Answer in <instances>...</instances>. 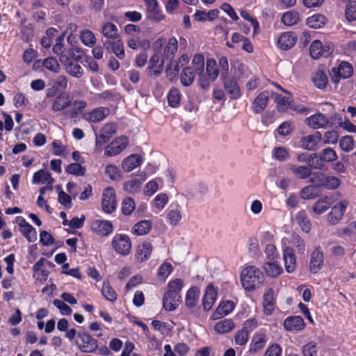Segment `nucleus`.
Wrapping results in <instances>:
<instances>
[{"instance_id": "1", "label": "nucleus", "mask_w": 356, "mask_h": 356, "mask_svg": "<svg viewBox=\"0 0 356 356\" xmlns=\"http://www.w3.org/2000/svg\"><path fill=\"white\" fill-rule=\"evenodd\" d=\"M264 276L254 266H246L241 272V281L245 290L252 291L264 282Z\"/></svg>"}, {"instance_id": "2", "label": "nucleus", "mask_w": 356, "mask_h": 356, "mask_svg": "<svg viewBox=\"0 0 356 356\" xmlns=\"http://www.w3.org/2000/svg\"><path fill=\"white\" fill-rule=\"evenodd\" d=\"M348 205L349 201L346 199L337 202L326 216L327 223L332 226L337 225L343 219Z\"/></svg>"}, {"instance_id": "3", "label": "nucleus", "mask_w": 356, "mask_h": 356, "mask_svg": "<svg viewBox=\"0 0 356 356\" xmlns=\"http://www.w3.org/2000/svg\"><path fill=\"white\" fill-rule=\"evenodd\" d=\"M76 345L83 353H92L98 348V341L86 332H79L77 334Z\"/></svg>"}, {"instance_id": "4", "label": "nucleus", "mask_w": 356, "mask_h": 356, "mask_svg": "<svg viewBox=\"0 0 356 356\" xmlns=\"http://www.w3.org/2000/svg\"><path fill=\"white\" fill-rule=\"evenodd\" d=\"M111 245L115 251L120 255L127 256L131 252V242L130 238L127 234H115L112 239Z\"/></svg>"}, {"instance_id": "5", "label": "nucleus", "mask_w": 356, "mask_h": 356, "mask_svg": "<svg viewBox=\"0 0 356 356\" xmlns=\"http://www.w3.org/2000/svg\"><path fill=\"white\" fill-rule=\"evenodd\" d=\"M353 74V67L352 65L346 61H342L337 67L332 69L330 73L331 81L334 83H338L341 79H348Z\"/></svg>"}, {"instance_id": "6", "label": "nucleus", "mask_w": 356, "mask_h": 356, "mask_svg": "<svg viewBox=\"0 0 356 356\" xmlns=\"http://www.w3.org/2000/svg\"><path fill=\"white\" fill-rule=\"evenodd\" d=\"M314 184L322 186L327 190H334L340 185V180L334 176H327L322 173H316L312 178Z\"/></svg>"}, {"instance_id": "7", "label": "nucleus", "mask_w": 356, "mask_h": 356, "mask_svg": "<svg viewBox=\"0 0 356 356\" xmlns=\"http://www.w3.org/2000/svg\"><path fill=\"white\" fill-rule=\"evenodd\" d=\"M102 206L103 211L106 213H113L117 206L115 192L111 187L106 188L102 194Z\"/></svg>"}, {"instance_id": "8", "label": "nucleus", "mask_w": 356, "mask_h": 356, "mask_svg": "<svg viewBox=\"0 0 356 356\" xmlns=\"http://www.w3.org/2000/svg\"><path fill=\"white\" fill-rule=\"evenodd\" d=\"M331 118L323 113H317L305 119V123L314 129H325L332 124Z\"/></svg>"}, {"instance_id": "9", "label": "nucleus", "mask_w": 356, "mask_h": 356, "mask_svg": "<svg viewBox=\"0 0 356 356\" xmlns=\"http://www.w3.org/2000/svg\"><path fill=\"white\" fill-rule=\"evenodd\" d=\"M129 139L127 137H118L106 147L104 154L108 156H115L123 151L127 147Z\"/></svg>"}, {"instance_id": "10", "label": "nucleus", "mask_w": 356, "mask_h": 356, "mask_svg": "<svg viewBox=\"0 0 356 356\" xmlns=\"http://www.w3.org/2000/svg\"><path fill=\"white\" fill-rule=\"evenodd\" d=\"M324 261L323 252L319 245L314 248L310 254L309 268L312 273H318L323 267Z\"/></svg>"}, {"instance_id": "11", "label": "nucleus", "mask_w": 356, "mask_h": 356, "mask_svg": "<svg viewBox=\"0 0 356 356\" xmlns=\"http://www.w3.org/2000/svg\"><path fill=\"white\" fill-rule=\"evenodd\" d=\"M322 139V135L319 131H315L312 134L302 137L300 141V146L304 149L315 151L318 145Z\"/></svg>"}, {"instance_id": "12", "label": "nucleus", "mask_w": 356, "mask_h": 356, "mask_svg": "<svg viewBox=\"0 0 356 356\" xmlns=\"http://www.w3.org/2000/svg\"><path fill=\"white\" fill-rule=\"evenodd\" d=\"M91 229L97 235L104 236L113 232V227L108 220L97 219L91 222Z\"/></svg>"}, {"instance_id": "13", "label": "nucleus", "mask_w": 356, "mask_h": 356, "mask_svg": "<svg viewBox=\"0 0 356 356\" xmlns=\"http://www.w3.org/2000/svg\"><path fill=\"white\" fill-rule=\"evenodd\" d=\"M217 296V288H215L212 284H208L202 298V306L205 311H209L212 308L216 300Z\"/></svg>"}, {"instance_id": "14", "label": "nucleus", "mask_w": 356, "mask_h": 356, "mask_svg": "<svg viewBox=\"0 0 356 356\" xmlns=\"http://www.w3.org/2000/svg\"><path fill=\"white\" fill-rule=\"evenodd\" d=\"M284 329L288 332H296L302 330L305 323L302 317L299 316H291L287 317L283 323Z\"/></svg>"}, {"instance_id": "15", "label": "nucleus", "mask_w": 356, "mask_h": 356, "mask_svg": "<svg viewBox=\"0 0 356 356\" xmlns=\"http://www.w3.org/2000/svg\"><path fill=\"white\" fill-rule=\"evenodd\" d=\"M270 92L264 90L261 92L254 99L252 104V109L255 113H261L266 108L269 99Z\"/></svg>"}, {"instance_id": "16", "label": "nucleus", "mask_w": 356, "mask_h": 356, "mask_svg": "<svg viewBox=\"0 0 356 356\" xmlns=\"http://www.w3.org/2000/svg\"><path fill=\"white\" fill-rule=\"evenodd\" d=\"M284 92L287 94V96L284 97L277 93H272V97L274 98L275 102L277 104V108L278 111L281 112H284L289 108H291L293 102L292 94L288 90H284Z\"/></svg>"}, {"instance_id": "17", "label": "nucleus", "mask_w": 356, "mask_h": 356, "mask_svg": "<svg viewBox=\"0 0 356 356\" xmlns=\"http://www.w3.org/2000/svg\"><path fill=\"white\" fill-rule=\"evenodd\" d=\"M181 297V294H178L168 289L164 294L163 298V306L165 309L167 311L175 310L180 302Z\"/></svg>"}, {"instance_id": "18", "label": "nucleus", "mask_w": 356, "mask_h": 356, "mask_svg": "<svg viewBox=\"0 0 356 356\" xmlns=\"http://www.w3.org/2000/svg\"><path fill=\"white\" fill-rule=\"evenodd\" d=\"M110 111L106 107H98L84 114V119L90 122H98L109 115Z\"/></svg>"}, {"instance_id": "19", "label": "nucleus", "mask_w": 356, "mask_h": 356, "mask_svg": "<svg viewBox=\"0 0 356 356\" xmlns=\"http://www.w3.org/2000/svg\"><path fill=\"white\" fill-rule=\"evenodd\" d=\"M297 38L292 32L282 33L277 40V46L282 50L292 48L296 43Z\"/></svg>"}, {"instance_id": "20", "label": "nucleus", "mask_w": 356, "mask_h": 356, "mask_svg": "<svg viewBox=\"0 0 356 356\" xmlns=\"http://www.w3.org/2000/svg\"><path fill=\"white\" fill-rule=\"evenodd\" d=\"M71 105L70 95L65 92H60L53 101L51 109L55 112L62 111Z\"/></svg>"}, {"instance_id": "21", "label": "nucleus", "mask_w": 356, "mask_h": 356, "mask_svg": "<svg viewBox=\"0 0 356 356\" xmlns=\"http://www.w3.org/2000/svg\"><path fill=\"white\" fill-rule=\"evenodd\" d=\"M181 218V207L177 203L171 204L168 209V222L172 226H175L180 222Z\"/></svg>"}, {"instance_id": "22", "label": "nucleus", "mask_w": 356, "mask_h": 356, "mask_svg": "<svg viewBox=\"0 0 356 356\" xmlns=\"http://www.w3.org/2000/svg\"><path fill=\"white\" fill-rule=\"evenodd\" d=\"M283 259L286 271L289 273L293 272L296 266V257L292 248L286 247L284 249Z\"/></svg>"}, {"instance_id": "23", "label": "nucleus", "mask_w": 356, "mask_h": 356, "mask_svg": "<svg viewBox=\"0 0 356 356\" xmlns=\"http://www.w3.org/2000/svg\"><path fill=\"white\" fill-rule=\"evenodd\" d=\"M163 66V61L161 60V57L159 54H154L148 64L147 69L149 70L148 75L150 76H158L162 72Z\"/></svg>"}, {"instance_id": "24", "label": "nucleus", "mask_w": 356, "mask_h": 356, "mask_svg": "<svg viewBox=\"0 0 356 356\" xmlns=\"http://www.w3.org/2000/svg\"><path fill=\"white\" fill-rule=\"evenodd\" d=\"M268 338L264 333L257 332L252 337L251 343H250L249 352L255 353L264 348Z\"/></svg>"}, {"instance_id": "25", "label": "nucleus", "mask_w": 356, "mask_h": 356, "mask_svg": "<svg viewBox=\"0 0 356 356\" xmlns=\"http://www.w3.org/2000/svg\"><path fill=\"white\" fill-rule=\"evenodd\" d=\"M143 163V158L137 154H131L122 161V168L125 172H131Z\"/></svg>"}, {"instance_id": "26", "label": "nucleus", "mask_w": 356, "mask_h": 356, "mask_svg": "<svg viewBox=\"0 0 356 356\" xmlns=\"http://www.w3.org/2000/svg\"><path fill=\"white\" fill-rule=\"evenodd\" d=\"M189 61V57L186 54L182 55L179 60L175 62H171L166 68V73L168 76H170L172 79L174 76H176L179 71L180 66L187 64Z\"/></svg>"}, {"instance_id": "27", "label": "nucleus", "mask_w": 356, "mask_h": 356, "mask_svg": "<svg viewBox=\"0 0 356 356\" xmlns=\"http://www.w3.org/2000/svg\"><path fill=\"white\" fill-rule=\"evenodd\" d=\"M152 252V244L147 241H144L138 245L136 253V258L138 261L143 262L149 258Z\"/></svg>"}, {"instance_id": "28", "label": "nucleus", "mask_w": 356, "mask_h": 356, "mask_svg": "<svg viewBox=\"0 0 356 356\" xmlns=\"http://www.w3.org/2000/svg\"><path fill=\"white\" fill-rule=\"evenodd\" d=\"M289 170L298 179H305L312 175L310 167L306 165H298L293 163H289Z\"/></svg>"}, {"instance_id": "29", "label": "nucleus", "mask_w": 356, "mask_h": 356, "mask_svg": "<svg viewBox=\"0 0 356 356\" xmlns=\"http://www.w3.org/2000/svg\"><path fill=\"white\" fill-rule=\"evenodd\" d=\"M104 46L106 48L111 47L112 49V51L118 58H124L125 56L124 45L122 41L119 39V38L113 40H106L104 42Z\"/></svg>"}, {"instance_id": "30", "label": "nucleus", "mask_w": 356, "mask_h": 356, "mask_svg": "<svg viewBox=\"0 0 356 356\" xmlns=\"http://www.w3.org/2000/svg\"><path fill=\"white\" fill-rule=\"evenodd\" d=\"M19 225L21 227V232L29 242H34L37 240V232L31 225L22 218Z\"/></svg>"}, {"instance_id": "31", "label": "nucleus", "mask_w": 356, "mask_h": 356, "mask_svg": "<svg viewBox=\"0 0 356 356\" xmlns=\"http://www.w3.org/2000/svg\"><path fill=\"white\" fill-rule=\"evenodd\" d=\"M274 291L273 289H268L264 295L263 307L264 312L266 315L270 316L274 311Z\"/></svg>"}, {"instance_id": "32", "label": "nucleus", "mask_w": 356, "mask_h": 356, "mask_svg": "<svg viewBox=\"0 0 356 356\" xmlns=\"http://www.w3.org/2000/svg\"><path fill=\"white\" fill-rule=\"evenodd\" d=\"M140 179H132L131 180H129L126 181L124 184V189L129 193H134L140 190V186L142 183L146 179V174L145 172H141L139 175Z\"/></svg>"}, {"instance_id": "33", "label": "nucleus", "mask_w": 356, "mask_h": 356, "mask_svg": "<svg viewBox=\"0 0 356 356\" xmlns=\"http://www.w3.org/2000/svg\"><path fill=\"white\" fill-rule=\"evenodd\" d=\"M263 268L267 275L271 277H277L283 272L282 267L275 260L264 263Z\"/></svg>"}, {"instance_id": "34", "label": "nucleus", "mask_w": 356, "mask_h": 356, "mask_svg": "<svg viewBox=\"0 0 356 356\" xmlns=\"http://www.w3.org/2000/svg\"><path fill=\"white\" fill-rule=\"evenodd\" d=\"M54 179L51 174L44 170H40L33 174L32 183L33 184H46L47 185H52Z\"/></svg>"}, {"instance_id": "35", "label": "nucleus", "mask_w": 356, "mask_h": 356, "mask_svg": "<svg viewBox=\"0 0 356 356\" xmlns=\"http://www.w3.org/2000/svg\"><path fill=\"white\" fill-rule=\"evenodd\" d=\"M197 74H198L193 70L192 67H184L180 74L181 84L184 86H191L193 83Z\"/></svg>"}, {"instance_id": "36", "label": "nucleus", "mask_w": 356, "mask_h": 356, "mask_svg": "<svg viewBox=\"0 0 356 356\" xmlns=\"http://www.w3.org/2000/svg\"><path fill=\"white\" fill-rule=\"evenodd\" d=\"M72 108L66 111V114L70 118H76L87 107V102L84 100L76 99L71 102Z\"/></svg>"}, {"instance_id": "37", "label": "nucleus", "mask_w": 356, "mask_h": 356, "mask_svg": "<svg viewBox=\"0 0 356 356\" xmlns=\"http://www.w3.org/2000/svg\"><path fill=\"white\" fill-rule=\"evenodd\" d=\"M200 289L197 286L191 287L186 292L185 303L188 307H195L200 296Z\"/></svg>"}, {"instance_id": "38", "label": "nucleus", "mask_w": 356, "mask_h": 356, "mask_svg": "<svg viewBox=\"0 0 356 356\" xmlns=\"http://www.w3.org/2000/svg\"><path fill=\"white\" fill-rule=\"evenodd\" d=\"M234 307L235 305L233 301H222L216 309L214 315L216 318L227 316L234 310Z\"/></svg>"}, {"instance_id": "39", "label": "nucleus", "mask_w": 356, "mask_h": 356, "mask_svg": "<svg viewBox=\"0 0 356 356\" xmlns=\"http://www.w3.org/2000/svg\"><path fill=\"white\" fill-rule=\"evenodd\" d=\"M312 81L314 85L319 88L323 89L327 84V76L322 70H317L312 76Z\"/></svg>"}, {"instance_id": "40", "label": "nucleus", "mask_w": 356, "mask_h": 356, "mask_svg": "<svg viewBox=\"0 0 356 356\" xmlns=\"http://www.w3.org/2000/svg\"><path fill=\"white\" fill-rule=\"evenodd\" d=\"M235 327L234 321L225 318L217 322L214 325V330L219 334H225L231 332Z\"/></svg>"}, {"instance_id": "41", "label": "nucleus", "mask_w": 356, "mask_h": 356, "mask_svg": "<svg viewBox=\"0 0 356 356\" xmlns=\"http://www.w3.org/2000/svg\"><path fill=\"white\" fill-rule=\"evenodd\" d=\"M295 220L303 232L308 233L310 231L311 222L304 210H301L296 213Z\"/></svg>"}, {"instance_id": "42", "label": "nucleus", "mask_w": 356, "mask_h": 356, "mask_svg": "<svg viewBox=\"0 0 356 356\" xmlns=\"http://www.w3.org/2000/svg\"><path fill=\"white\" fill-rule=\"evenodd\" d=\"M168 197L165 193H161L158 194L152 203L153 211L155 213L161 211L168 204Z\"/></svg>"}, {"instance_id": "43", "label": "nucleus", "mask_w": 356, "mask_h": 356, "mask_svg": "<svg viewBox=\"0 0 356 356\" xmlns=\"http://www.w3.org/2000/svg\"><path fill=\"white\" fill-rule=\"evenodd\" d=\"M327 19L321 14H314L307 19V24L312 29L321 28L325 24Z\"/></svg>"}, {"instance_id": "44", "label": "nucleus", "mask_w": 356, "mask_h": 356, "mask_svg": "<svg viewBox=\"0 0 356 356\" xmlns=\"http://www.w3.org/2000/svg\"><path fill=\"white\" fill-rule=\"evenodd\" d=\"M151 228L152 223L149 220H141L134 226L132 233L136 236H143L147 234Z\"/></svg>"}, {"instance_id": "45", "label": "nucleus", "mask_w": 356, "mask_h": 356, "mask_svg": "<svg viewBox=\"0 0 356 356\" xmlns=\"http://www.w3.org/2000/svg\"><path fill=\"white\" fill-rule=\"evenodd\" d=\"M225 89L232 99H238L241 96L240 88L234 80H226L225 81Z\"/></svg>"}, {"instance_id": "46", "label": "nucleus", "mask_w": 356, "mask_h": 356, "mask_svg": "<svg viewBox=\"0 0 356 356\" xmlns=\"http://www.w3.org/2000/svg\"><path fill=\"white\" fill-rule=\"evenodd\" d=\"M102 33L107 38L115 40L119 38L118 28L111 22H106L103 24Z\"/></svg>"}, {"instance_id": "47", "label": "nucleus", "mask_w": 356, "mask_h": 356, "mask_svg": "<svg viewBox=\"0 0 356 356\" xmlns=\"http://www.w3.org/2000/svg\"><path fill=\"white\" fill-rule=\"evenodd\" d=\"M338 158L336 152L330 148L323 149L319 154H317V158L323 162L331 163L335 161Z\"/></svg>"}, {"instance_id": "48", "label": "nucleus", "mask_w": 356, "mask_h": 356, "mask_svg": "<svg viewBox=\"0 0 356 356\" xmlns=\"http://www.w3.org/2000/svg\"><path fill=\"white\" fill-rule=\"evenodd\" d=\"M80 40L85 46L88 47H93L97 41L95 34L88 29H84L81 32Z\"/></svg>"}, {"instance_id": "49", "label": "nucleus", "mask_w": 356, "mask_h": 356, "mask_svg": "<svg viewBox=\"0 0 356 356\" xmlns=\"http://www.w3.org/2000/svg\"><path fill=\"white\" fill-rule=\"evenodd\" d=\"M52 153L56 156L66 157L70 151L67 147L62 143L60 140H54L52 143Z\"/></svg>"}, {"instance_id": "50", "label": "nucleus", "mask_w": 356, "mask_h": 356, "mask_svg": "<svg viewBox=\"0 0 356 356\" xmlns=\"http://www.w3.org/2000/svg\"><path fill=\"white\" fill-rule=\"evenodd\" d=\"M300 20V15L298 12L291 10L285 13L281 19L282 22L286 26L296 24Z\"/></svg>"}, {"instance_id": "51", "label": "nucleus", "mask_w": 356, "mask_h": 356, "mask_svg": "<svg viewBox=\"0 0 356 356\" xmlns=\"http://www.w3.org/2000/svg\"><path fill=\"white\" fill-rule=\"evenodd\" d=\"M327 197L319 198L313 205L312 210L316 214H322L330 208Z\"/></svg>"}, {"instance_id": "52", "label": "nucleus", "mask_w": 356, "mask_h": 356, "mask_svg": "<svg viewBox=\"0 0 356 356\" xmlns=\"http://www.w3.org/2000/svg\"><path fill=\"white\" fill-rule=\"evenodd\" d=\"M65 172L75 176H84L86 172L85 167L81 165V163H70L65 168Z\"/></svg>"}, {"instance_id": "53", "label": "nucleus", "mask_w": 356, "mask_h": 356, "mask_svg": "<svg viewBox=\"0 0 356 356\" xmlns=\"http://www.w3.org/2000/svg\"><path fill=\"white\" fill-rule=\"evenodd\" d=\"M193 70L200 75L204 67V58L202 54H195L192 60L191 66Z\"/></svg>"}, {"instance_id": "54", "label": "nucleus", "mask_w": 356, "mask_h": 356, "mask_svg": "<svg viewBox=\"0 0 356 356\" xmlns=\"http://www.w3.org/2000/svg\"><path fill=\"white\" fill-rule=\"evenodd\" d=\"M181 94L177 88H172L168 94V102L170 106L176 108L179 106Z\"/></svg>"}, {"instance_id": "55", "label": "nucleus", "mask_w": 356, "mask_h": 356, "mask_svg": "<svg viewBox=\"0 0 356 356\" xmlns=\"http://www.w3.org/2000/svg\"><path fill=\"white\" fill-rule=\"evenodd\" d=\"M345 16L348 22L356 20V0H348L346 6Z\"/></svg>"}, {"instance_id": "56", "label": "nucleus", "mask_w": 356, "mask_h": 356, "mask_svg": "<svg viewBox=\"0 0 356 356\" xmlns=\"http://www.w3.org/2000/svg\"><path fill=\"white\" fill-rule=\"evenodd\" d=\"M136 204L134 200L130 197H127L124 198L122 202L121 211L124 215L129 216L135 209Z\"/></svg>"}, {"instance_id": "57", "label": "nucleus", "mask_w": 356, "mask_h": 356, "mask_svg": "<svg viewBox=\"0 0 356 356\" xmlns=\"http://www.w3.org/2000/svg\"><path fill=\"white\" fill-rule=\"evenodd\" d=\"M339 146L341 149L346 152H349L355 148V141L352 136H345L339 140Z\"/></svg>"}, {"instance_id": "58", "label": "nucleus", "mask_w": 356, "mask_h": 356, "mask_svg": "<svg viewBox=\"0 0 356 356\" xmlns=\"http://www.w3.org/2000/svg\"><path fill=\"white\" fill-rule=\"evenodd\" d=\"M309 51L314 59H318L323 55L321 42L318 40H314L310 45Z\"/></svg>"}, {"instance_id": "59", "label": "nucleus", "mask_w": 356, "mask_h": 356, "mask_svg": "<svg viewBox=\"0 0 356 356\" xmlns=\"http://www.w3.org/2000/svg\"><path fill=\"white\" fill-rule=\"evenodd\" d=\"M177 40L175 37L170 38L164 49V56L168 58L173 56L177 51Z\"/></svg>"}, {"instance_id": "60", "label": "nucleus", "mask_w": 356, "mask_h": 356, "mask_svg": "<svg viewBox=\"0 0 356 356\" xmlns=\"http://www.w3.org/2000/svg\"><path fill=\"white\" fill-rule=\"evenodd\" d=\"M318 348L314 341H309L302 348V356H318Z\"/></svg>"}, {"instance_id": "61", "label": "nucleus", "mask_w": 356, "mask_h": 356, "mask_svg": "<svg viewBox=\"0 0 356 356\" xmlns=\"http://www.w3.org/2000/svg\"><path fill=\"white\" fill-rule=\"evenodd\" d=\"M102 293L103 296L108 301L114 302L117 299V293L108 283L104 282Z\"/></svg>"}, {"instance_id": "62", "label": "nucleus", "mask_w": 356, "mask_h": 356, "mask_svg": "<svg viewBox=\"0 0 356 356\" xmlns=\"http://www.w3.org/2000/svg\"><path fill=\"white\" fill-rule=\"evenodd\" d=\"M65 70L67 74L78 79L81 78L83 75V70L82 67L76 63L73 62L70 65H68L65 68Z\"/></svg>"}, {"instance_id": "63", "label": "nucleus", "mask_w": 356, "mask_h": 356, "mask_svg": "<svg viewBox=\"0 0 356 356\" xmlns=\"http://www.w3.org/2000/svg\"><path fill=\"white\" fill-rule=\"evenodd\" d=\"M206 69L209 79L216 80L218 76V70L216 67V63L213 59L207 60Z\"/></svg>"}, {"instance_id": "64", "label": "nucleus", "mask_w": 356, "mask_h": 356, "mask_svg": "<svg viewBox=\"0 0 356 356\" xmlns=\"http://www.w3.org/2000/svg\"><path fill=\"white\" fill-rule=\"evenodd\" d=\"M42 65L47 70L57 73L60 70V65L57 60L54 57H48L42 62Z\"/></svg>"}]
</instances>
